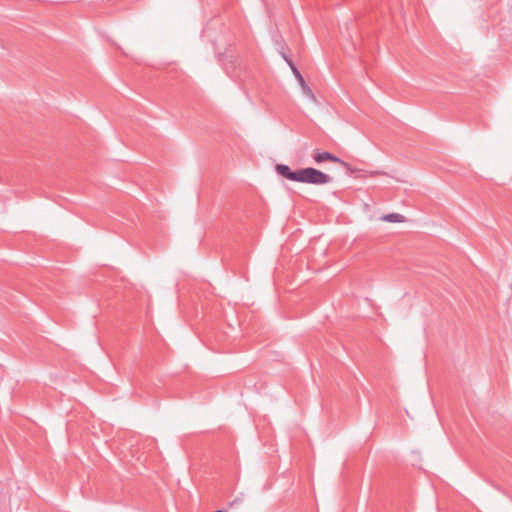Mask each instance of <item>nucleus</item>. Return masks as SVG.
Wrapping results in <instances>:
<instances>
[{
	"label": "nucleus",
	"instance_id": "1a4fd4ad",
	"mask_svg": "<svg viewBox=\"0 0 512 512\" xmlns=\"http://www.w3.org/2000/svg\"><path fill=\"white\" fill-rule=\"evenodd\" d=\"M374 175H384L385 173L384 172H379V171H376V172H373Z\"/></svg>",
	"mask_w": 512,
	"mask_h": 512
},
{
	"label": "nucleus",
	"instance_id": "423d86ee",
	"mask_svg": "<svg viewBox=\"0 0 512 512\" xmlns=\"http://www.w3.org/2000/svg\"><path fill=\"white\" fill-rule=\"evenodd\" d=\"M339 164H340L341 166H343L347 171H349V172H351V173H353V172H355V171H356V169H355V168H353L349 163L345 162L344 160H343V163H339Z\"/></svg>",
	"mask_w": 512,
	"mask_h": 512
},
{
	"label": "nucleus",
	"instance_id": "9d476101",
	"mask_svg": "<svg viewBox=\"0 0 512 512\" xmlns=\"http://www.w3.org/2000/svg\"><path fill=\"white\" fill-rule=\"evenodd\" d=\"M215 512H225V511H224V510H217V511H215Z\"/></svg>",
	"mask_w": 512,
	"mask_h": 512
},
{
	"label": "nucleus",
	"instance_id": "f03ea898",
	"mask_svg": "<svg viewBox=\"0 0 512 512\" xmlns=\"http://www.w3.org/2000/svg\"><path fill=\"white\" fill-rule=\"evenodd\" d=\"M313 159L316 163L320 164L324 161H331L334 163H343V160L339 158L338 156L327 152V151H320L319 149H316L313 153Z\"/></svg>",
	"mask_w": 512,
	"mask_h": 512
},
{
	"label": "nucleus",
	"instance_id": "f257e3e1",
	"mask_svg": "<svg viewBox=\"0 0 512 512\" xmlns=\"http://www.w3.org/2000/svg\"><path fill=\"white\" fill-rule=\"evenodd\" d=\"M332 180L333 178L330 175L316 168L307 167L299 169L297 182L313 185H324L332 182Z\"/></svg>",
	"mask_w": 512,
	"mask_h": 512
},
{
	"label": "nucleus",
	"instance_id": "0eeeda50",
	"mask_svg": "<svg viewBox=\"0 0 512 512\" xmlns=\"http://www.w3.org/2000/svg\"><path fill=\"white\" fill-rule=\"evenodd\" d=\"M284 57V60L286 61V63L289 65V67L292 69V67H296L295 64L293 63V61L288 58L287 56H283Z\"/></svg>",
	"mask_w": 512,
	"mask_h": 512
},
{
	"label": "nucleus",
	"instance_id": "7ed1b4c3",
	"mask_svg": "<svg viewBox=\"0 0 512 512\" xmlns=\"http://www.w3.org/2000/svg\"><path fill=\"white\" fill-rule=\"evenodd\" d=\"M276 171L278 172V174H280L282 177L288 180L295 182H297L298 180L299 169L296 171H292L288 165L277 164Z\"/></svg>",
	"mask_w": 512,
	"mask_h": 512
},
{
	"label": "nucleus",
	"instance_id": "6e6552de",
	"mask_svg": "<svg viewBox=\"0 0 512 512\" xmlns=\"http://www.w3.org/2000/svg\"><path fill=\"white\" fill-rule=\"evenodd\" d=\"M239 503H241V499H235L234 501L230 502L229 505L233 506V505L239 504Z\"/></svg>",
	"mask_w": 512,
	"mask_h": 512
},
{
	"label": "nucleus",
	"instance_id": "39448f33",
	"mask_svg": "<svg viewBox=\"0 0 512 512\" xmlns=\"http://www.w3.org/2000/svg\"><path fill=\"white\" fill-rule=\"evenodd\" d=\"M404 219H405V217L399 213L385 214L382 217V220H384L386 222H390V223H400V222H403Z\"/></svg>",
	"mask_w": 512,
	"mask_h": 512
},
{
	"label": "nucleus",
	"instance_id": "20e7f679",
	"mask_svg": "<svg viewBox=\"0 0 512 512\" xmlns=\"http://www.w3.org/2000/svg\"><path fill=\"white\" fill-rule=\"evenodd\" d=\"M292 72L295 76V78L298 80L303 92L310 98H314V95H313V92L312 90L310 89V87L306 84L302 74L300 73V71L298 70L297 67H292Z\"/></svg>",
	"mask_w": 512,
	"mask_h": 512
}]
</instances>
